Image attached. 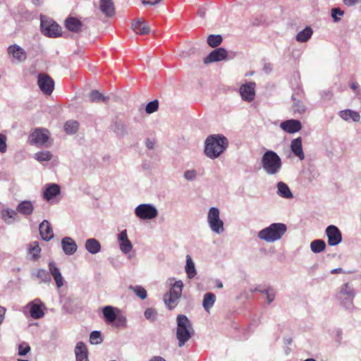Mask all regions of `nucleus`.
Segmentation results:
<instances>
[{"label":"nucleus","instance_id":"37","mask_svg":"<svg viewBox=\"0 0 361 361\" xmlns=\"http://www.w3.org/2000/svg\"><path fill=\"white\" fill-rule=\"evenodd\" d=\"M185 271L189 279H192L196 275L195 264L189 255H187Z\"/></svg>","mask_w":361,"mask_h":361},{"label":"nucleus","instance_id":"63","mask_svg":"<svg viewBox=\"0 0 361 361\" xmlns=\"http://www.w3.org/2000/svg\"><path fill=\"white\" fill-rule=\"evenodd\" d=\"M343 272V270L341 268H338V269H334L331 271V273L334 274H341Z\"/></svg>","mask_w":361,"mask_h":361},{"label":"nucleus","instance_id":"44","mask_svg":"<svg viewBox=\"0 0 361 361\" xmlns=\"http://www.w3.org/2000/svg\"><path fill=\"white\" fill-rule=\"evenodd\" d=\"M90 341L92 344H99L102 342L101 333L97 331H92L90 336Z\"/></svg>","mask_w":361,"mask_h":361},{"label":"nucleus","instance_id":"23","mask_svg":"<svg viewBox=\"0 0 361 361\" xmlns=\"http://www.w3.org/2000/svg\"><path fill=\"white\" fill-rule=\"evenodd\" d=\"M99 8L107 17H111L115 14V8L112 0H100Z\"/></svg>","mask_w":361,"mask_h":361},{"label":"nucleus","instance_id":"20","mask_svg":"<svg viewBox=\"0 0 361 361\" xmlns=\"http://www.w3.org/2000/svg\"><path fill=\"white\" fill-rule=\"evenodd\" d=\"M290 149L295 156L300 160L305 159V154L302 149V138L300 137L293 139L290 143Z\"/></svg>","mask_w":361,"mask_h":361},{"label":"nucleus","instance_id":"52","mask_svg":"<svg viewBox=\"0 0 361 361\" xmlns=\"http://www.w3.org/2000/svg\"><path fill=\"white\" fill-rule=\"evenodd\" d=\"M196 175L197 173L195 170H188L184 173V178L188 180H193Z\"/></svg>","mask_w":361,"mask_h":361},{"label":"nucleus","instance_id":"17","mask_svg":"<svg viewBox=\"0 0 361 361\" xmlns=\"http://www.w3.org/2000/svg\"><path fill=\"white\" fill-rule=\"evenodd\" d=\"M8 54L12 55L18 61L21 62L27 59L25 51L17 44H13L8 47Z\"/></svg>","mask_w":361,"mask_h":361},{"label":"nucleus","instance_id":"9","mask_svg":"<svg viewBox=\"0 0 361 361\" xmlns=\"http://www.w3.org/2000/svg\"><path fill=\"white\" fill-rule=\"evenodd\" d=\"M37 85L40 90L47 95H50L54 89V80L47 73H39L37 76Z\"/></svg>","mask_w":361,"mask_h":361},{"label":"nucleus","instance_id":"10","mask_svg":"<svg viewBox=\"0 0 361 361\" xmlns=\"http://www.w3.org/2000/svg\"><path fill=\"white\" fill-rule=\"evenodd\" d=\"M49 140V131L44 128H36L29 135L28 141L31 145L42 146Z\"/></svg>","mask_w":361,"mask_h":361},{"label":"nucleus","instance_id":"8","mask_svg":"<svg viewBox=\"0 0 361 361\" xmlns=\"http://www.w3.org/2000/svg\"><path fill=\"white\" fill-rule=\"evenodd\" d=\"M304 92L300 89H298L292 94L291 99L293 100V104L291 106V111L293 115H301L305 113L307 107L304 102L302 101V99L304 97Z\"/></svg>","mask_w":361,"mask_h":361},{"label":"nucleus","instance_id":"2","mask_svg":"<svg viewBox=\"0 0 361 361\" xmlns=\"http://www.w3.org/2000/svg\"><path fill=\"white\" fill-rule=\"evenodd\" d=\"M264 171L268 175H276L282 168L281 157L272 150L266 151L261 160Z\"/></svg>","mask_w":361,"mask_h":361},{"label":"nucleus","instance_id":"34","mask_svg":"<svg viewBox=\"0 0 361 361\" xmlns=\"http://www.w3.org/2000/svg\"><path fill=\"white\" fill-rule=\"evenodd\" d=\"M183 283L181 281H176L172 288L170 289L169 295L175 296L176 298H180L182 294Z\"/></svg>","mask_w":361,"mask_h":361},{"label":"nucleus","instance_id":"30","mask_svg":"<svg viewBox=\"0 0 361 361\" xmlns=\"http://www.w3.org/2000/svg\"><path fill=\"white\" fill-rule=\"evenodd\" d=\"M118 241L120 248H133L132 244L128 240L126 230L121 231L118 235Z\"/></svg>","mask_w":361,"mask_h":361},{"label":"nucleus","instance_id":"33","mask_svg":"<svg viewBox=\"0 0 361 361\" xmlns=\"http://www.w3.org/2000/svg\"><path fill=\"white\" fill-rule=\"evenodd\" d=\"M312 29L310 27H306L296 35V40L300 42H307L312 35Z\"/></svg>","mask_w":361,"mask_h":361},{"label":"nucleus","instance_id":"28","mask_svg":"<svg viewBox=\"0 0 361 361\" xmlns=\"http://www.w3.org/2000/svg\"><path fill=\"white\" fill-rule=\"evenodd\" d=\"M339 115L345 121L352 119L355 122H358L360 118L358 112L350 109L341 111Z\"/></svg>","mask_w":361,"mask_h":361},{"label":"nucleus","instance_id":"51","mask_svg":"<svg viewBox=\"0 0 361 361\" xmlns=\"http://www.w3.org/2000/svg\"><path fill=\"white\" fill-rule=\"evenodd\" d=\"M30 350V347L27 344H21L18 347V354L20 356L25 355Z\"/></svg>","mask_w":361,"mask_h":361},{"label":"nucleus","instance_id":"24","mask_svg":"<svg viewBox=\"0 0 361 361\" xmlns=\"http://www.w3.org/2000/svg\"><path fill=\"white\" fill-rule=\"evenodd\" d=\"M76 361H89L87 356V349L82 342H78L75 348Z\"/></svg>","mask_w":361,"mask_h":361},{"label":"nucleus","instance_id":"15","mask_svg":"<svg viewBox=\"0 0 361 361\" xmlns=\"http://www.w3.org/2000/svg\"><path fill=\"white\" fill-rule=\"evenodd\" d=\"M29 306L30 316L33 319H38L44 317L43 303L39 300H35L30 302Z\"/></svg>","mask_w":361,"mask_h":361},{"label":"nucleus","instance_id":"41","mask_svg":"<svg viewBox=\"0 0 361 361\" xmlns=\"http://www.w3.org/2000/svg\"><path fill=\"white\" fill-rule=\"evenodd\" d=\"M164 300L166 305L168 306V307L170 310H171L177 305L179 298H175V296L165 294L164 296Z\"/></svg>","mask_w":361,"mask_h":361},{"label":"nucleus","instance_id":"55","mask_svg":"<svg viewBox=\"0 0 361 361\" xmlns=\"http://www.w3.org/2000/svg\"><path fill=\"white\" fill-rule=\"evenodd\" d=\"M161 1V0H142V3L144 5H151L154 6L157 4H159Z\"/></svg>","mask_w":361,"mask_h":361},{"label":"nucleus","instance_id":"60","mask_svg":"<svg viewBox=\"0 0 361 361\" xmlns=\"http://www.w3.org/2000/svg\"><path fill=\"white\" fill-rule=\"evenodd\" d=\"M197 14L200 17L204 18L206 14V8L204 7H201L197 11Z\"/></svg>","mask_w":361,"mask_h":361},{"label":"nucleus","instance_id":"54","mask_svg":"<svg viewBox=\"0 0 361 361\" xmlns=\"http://www.w3.org/2000/svg\"><path fill=\"white\" fill-rule=\"evenodd\" d=\"M320 95L322 99L330 100L333 97L334 93L331 90H327L322 92Z\"/></svg>","mask_w":361,"mask_h":361},{"label":"nucleus","instance_id":"12","mask_svg":"<svg viewBox=\"0 0 361 361\" xmlns=\"http://www.w3.org/2000/svg\"><path fill=\"white\" fill-rule=\"evenodd\" d=\"M256 83L255 82H249L242 85L240 87V94L242 99L248 102H252L255 97Z\"/></svg>","mask_w":361,"mask_h":361},{"label":"nucleus","instance_id":"45","mask_svg":"<svg viewBox=\"0 0 361 361\" xmlns=\"http://www.w3.org/2000/svg\"><path fill=\"white\" fill-rule=\"evenodd\" d=\"M61 247L62 248H66L69 247L70 248H77V245L74 240H73L70 237H65L61 240Z\"/></svg>","mask_w":361,"mask_h":361},{"label":"nucleus","instance_id":"18","mask_svg":"<svg viewBox=\"0 0 361 361\" xmlns=\"http://www.w3.org/2000/svg\"><path fill=\"white\" fill-rule=\"evenodd\" d=\"M131 27L138 35H146L150 32V27L142 19L133 21Z\"/></svg>","mask_w":361,"mask_h":361},{"label":"nucleus","instance_id":"26","mask_svg":"<svg viewBox=\"0 0 361 361\" xmlns=\"http://www.w3.org/2000/svg\"><path fill=\"white\" fill-rule=\"evenodd\" d=\"M277 194L280 197L286 199H291L293 197L289 187L283 182H279L277 183Z\"/></svg>","mask_w":361,"mask_h":361},{"label":"nucleus","instance_id":"42","mask_svg":"<svg viewBox=\"0 0 361 361\" xmlns=\"http://www.w3.org/2000/svg\"><path fill=\"white\" fill-rule=\"evenodd\" d=\"M130 288L133 290L135 295L142 300L145 299L147 296L146 290L142 286H130Z\"/></svg>","mask_w":361,"mask_h":361},{"label":"nucleus","instance_id":"19","mask_svg":"<svg viewBox=\"0 0 361 361\" xmlns=\"http://www.w3.org/2000/svg\"><path fill=\"white\" fill-rule=\"evenodd\" d=\"M49 275L51 274L53 276L56 286L58 288H61L63 285V279L61 276V274L59 271V269L56 267V264L54 262H51L49 263Z\"/></svg>","mask_w":361,"mask_h":361},{"label":"nucleus","instance_id":"47","mask_svg":"<svg viewBox=\"0 0 361 361\" xmlns=\"http://www.w3.org/2000/svg\"><path fill=\"white\" fill-rule=\"evenodd\" d=\"M85 248H101V245L95 238H90L87 240Z\"/></svg>","mask_w":361,"mask_h":361},{"label":"nucleus","instance_id":"57","mask_svg":"<svg viewBox=\"0 0 361 361\" xmlns=\"http://www.w3.org/2000/svg\"><path fill=\"white\" fill-rule=\"evenodd\" d=\"M146 147L149 149H152L154 146V142L153 140H151L150 139L147 138L145 141Z\"/></svg>","mask_w":361,"mask_h":361},{"label":"nucleus","instance_id":"39","mask_svg":"<svg viewBox=\"0 0 361 361\" xmlns=\"http://www.w3.org/2000/svg\"><path fill=\"white\" fill-rule=\"evenodd\" d=\"M52 157V154L49 151H42L35 154V159L39 162L50 161Z\"/></svg>","mask_w":361,"mask_h":361},{"label":"nucleus","instance_id":"58","mask_svg":"<svg viewBox=\"0 0 361 361\" xmlns=\"http://www.w3.org/2000/svg\"><path fill=\"white\" fill-rule=\"evenodd\" d=\"M6 311V310L5 307L0 306V324H1L4 319Z\"/></svg>","mask_w":361,"mask_h":361},{"label":"nucleus","instance_id":"48","mask_svg":"<svg viewBox=\"0 0 361 361\" xmlns=\"http://www.w3.org/2000/svg\"><path fill=\"white\" fill-rule=\"evenodd\" d=\"M310 248H326V245L324 240L317 239L310 243Z\"/></svg>","mask_w":361,"mask_h":361},{"label":"nucleus","instance_id":"62","mask_svg":"<svg viewBox=\"0 0 361 361\" xmlns=\"http://www.w3.org/2000/svg\"><path fill=\"white\" fill-rule=\"evenodd\" d=\"M29 248H39V243L37 241H33Z\"/></svg>","mask_w":361,"mask_h":361},{"label":"nucleus","instance_id":"29","mask_svg":"<svg viewBox=\"0 0 361 361\" xmlns=\"http://www.w3.org/2000/svg\"><path fill=\"white\" fill-rule=\"evenodd\" d=\"M104 317L106 322L109 324H112L116 319V314L115 310L111 306H106L103 309Z\"/></svg>","mask_w":361,"mask_h":361},{"label":"nucleus","instance_id":"3","mask_svg":"<svg viewBox=\"0 0 361 361\" xmlns=\"http://www.w3.org/2000/svg\"><path fill=\"white\" fill-rule=\"evenodd\" d=\"M192 334L193 329L188 317L183 314L178 315L176 338L178 340V346H183Z\"/></svg>","mask_w":361,"mask_h":361},{"label":"nucleus","instance_id":"4","mask_svg":"<svg viewBox=\"0 0 361 361\" xmlns=\"http://www.w3.org/2000/svg\"><path fill=\"white\" fill-rule=\"evenodd\" d=\"M287 231V226L282 223H274L262 229L258 233V237L267 242H274L280 240Z\"/></svg>","mask_w":361,"mask_h":361},{"label":"nucleus","instance_id":"43","mask_svg":"<svg viewBox=\"0 0 361 361\" xmlns=\"http://www.w3.org/2000/svg\"><path fill=\"white\" fill-rule=\"evenodd\" d=\"M159 109V102L157 99H154L146 105L145 111L147 114H150L155 111H157Z\"/></svg>","mask_w":361,"mask_h":361},{"label":"nucleus","instance_id":"59","mask_svg":"<svg viewBox=\"0 0 361 361\" xmlns=\"http://www.w3.org/2000/svg\"><path fill=\"white\" fill-rule=\"evenodd\" d=\"M263 70L264 71L265 73H270L271 71H272V66L271 63H265L264 65V68H263Z\"/></svg>","mask_w":361,"mask_h":361},{"label":"nucleus","instance_id":"13","mask_svg":"<svg viewBox=\"0 0 361 361\" xmlns=\"http://www.w3.org/2000/svg\"><path fill=\"white\" fill-rule=\"evenodd\" d=\"M228 53L226 49L219 47L216 48L209 53V54L204 59V63L208 64L212 62H217L226 59Z\"/></svg>","mask_w":361,"mask_h":361},{"label":"nucleus","instance_id":"50","mask_svg":"<svg viewBox=\"0 0 361 361\" xmlns=\"http://www.w3.org/2000/svg\"><path fill=\"white\" fill-rule=\"evenodd\" d=\"M343 14L344 11L341 10L339 8H334L331 10V16L334 22H338L340 20V18L337 17L338 15L342 16Z\"/></svg>","mask_w":361,"mask_h":361},{"label":"nucleus","instance_id":"25","mask_svg":"<svg viewBox=\"0 0 361 361\" xmlns=\"http://www.w3.org/2000/svg\"><path fill=\"white\" fill-rule=\"evenodd\" d=\"M111 129L118 137H123L128 133L127 128L124 123L118 119L113 121L111 126Z\"/></svg>","mask_w":361,"mask_h":361},{"label":"nucleus","instance_id":"40","mask_svg":"<svg viewBox=\"0 0 361 361\" xmlns=\"http://www.w3.org/2000/svg\"><path fill=\"white\" fill-rule=\"evenodd\" d=\"M79 124L75 121H66L64 125V130L68 134H74L78 129Z\"/></svg>","mask_w":361,"mask_h":361},{"label":"nucleus","instance_id":"27","mask_svg":"<svg viewBox=\"0 0 361 361\" xmlns=\"http://www.w3.org/2000/svg\"><path fill=\"white\" fill-rule=\"evenodd\" d=\"M34 207L30 201H23L17 206L16 211L23 215H30Z\"/></svg>","mask_w":361,"mask_h":361},{"label":"nucleus","instance_id":"6","mask_svg":"<svg viewBox=\"0 0 361 361\" xmlns=\"http://www.w3.org/2000/svg\"><path fill=\"white\" fill-rule=\"evenodd\" d=\"M41 30L49 37H57L61 34V27L51 19L41 18Z\"/></svg>","mask_w":361,"mask_h":361},{"label":"nucleus","instance_id":"21","mask_svg":"<svg viewBox=\"0 0 361 361\" xmlns=\"http://www.w3.org/2000/svg\"><path fill=\"white\" fill-rule=\"evenodd\" d=\"M61 192V188L58 184L52 183L48 185L44 192L43 197L47 201H49L56 197Z\"/></svg>","mask_w":361,"mask_h":361},{"label":"nucleus","instance_id":"31","mask_svg":"<svg viewBox=\"0 0 361 361\" xmlns=\"http://www.w3.org/2000/svg\"><path fill=\"white\" fill-rule=\"evenodd\" d=\"M216 301V296L212 293H207L204 295L202 305L207 312L212 307Z\"/></svg>","mask_w":361,"mask_h":361},{"label":"nucleus","instance_id":"32","mask_svg":"<svg viewBox=\"0 0 361 361\" xmlns=\"http://www.w3.org/2000/svg\"><path fill=\"white\" fill-rule=\"evenodd\" d=\"M32 277L39 279V283H47L51 281L49 273L42 269H39L32 273Z\"/></svg>","mask_w":361,"mask_h":361},{"label":"nucleus","instance_id":"53","mask_svg":"<svg viewBox=\"0 0 361 361\" xmlns=\"http://www.w3.org/2000/svg\"><path fill=\"white\" fill-rule=\"evenodd\" d=\"M6 137L4 135L0 134V152L4 153L6 151Z\"/></svg>","mask_w":361,"mask_h":361},{"label":"nucleus","instance_id":"11","mask_svg":"<svg viewBox=\"0 0 361 361\" xmlns=\"http://www.w3.org/2000/svg\"><path fill=\"white\" fill-rule=\"evenodd\" d=\"M326 234L328 238V244L329 246H336L342 240V234L336 226H329L326 229Z\"/></svg>","mask_w":361,"mask_h":361},{"label":"nucleus","instance_id":"1","mask_svg":"<svg viewBox=\"0 0 361 361\" xmlns=\"http://www.w3.org/2000/svg\"><path fill=\"white\" fill-rule=\"evenodd\" d=\"M228 147V139L222 134L209 135L204 142V154L212 159L218 158Z\"/></svg>","mask_w":361,"mask_h":361},{"label":"nucleus","instance_id":"56","mask_svg":"<svg viewBox=\"0 0 361 361\" xmlns=\"http://www.w3.org/2000/svg\"><path fill=\"white\" fill-rule=\"evenodd\" d=\"M360 1V0H343L344 4L348 6H354Z\"/></svg>","mask_w":361,"mask_h":361},{"label":"nucleus","instance_id":"7","mask_svg":"<svg viewBox=\"0 0 361 361\" xmlns=\"http://www.w3.org/2000/svg\"><path fill=\"white\" fill-rule=\"evenodd\" d=\"M135 215L140 219H153L158 215L157 208L150 204H141L135 209Z\"/></svg>","mask_w":361,"mask_h":361},{"label":"nucleus","instance_id":"16","mask_svg":"<svg viewBox=\"0 0 361 361\" xmlns=\"http://www.w3.org/2000/svg\"><path fill=\"white\" fill-rule=\"evenodd\" d=\"M39 231L42 240L45 241H49L54 237L52 228L47 220H44L39 224Z\"/></svg>","mask_w":361,"mask_h":361},{"label":"nucleus","instance_id":"46","mask_svg":"<svg viewBox=\"0 0 361 361\" xmlns=\"http://www.w3.org/2000/svg\"><path fill=\"white\" fill-rule=\"evenodd\" d=\"M157 311L153 308H147L145 311V317L147 319L154 322L155 321L157 318Z\"/></svg>","mask_w":361,"mask_h":361},{"label":"nucleus","instance_id":"35","mask_svg":"<svg viewBox=\"0 0 361 361\" xmlns=\"http://www.w3.org/2000/svg\"><path fill=\"white\" fill-rule=\"evenodd\" d=\"M2 219L7 224H11L14 221L15 216H17V211L6 209L1 212Z\"/></svg>","mask_w":361,"mask_h":361},{"label":"nucleus","instance_id":"14","mask_svg":"<svg viewBox=\"0 0 361 361\" xmlns=\"http://www.w3.org/2000/svg\"><path fill=\"white\" fill-rule=\"evenodd\" d=\"M280 127L285 132L295 133L301 130L302 124L298 120L290 119L281 123Z\"/></svg>","mask_w":361,"mask_h":361},{"label":"nucleus","instance_id":"49","mask_svg":"<svg viewBox=\"0 0 361 361\" xmlns=\"http://www.w3.org/2000/svg\"><path fill=\"white\" fill-rule=\"evenodd\" d=\"M250 23L254 26L262 25L265 23V19L262 16L253 17L250 19Z\"/></svg>","mask_w":361,"mask_h":361},{"label":"nucleus","instance_id":"5","mask_svg":"<svg viewBox=\"0 0 361 361\" xmlns=\"http://www.w3.org/2000/svg\"><path fill=\"white\" fill-rule=\"evenodd\" d=\"M219 209L212 207L209 209L207 215V222L211 230L217 234H221L224 231V222L219 217Z\"/></svg>","mask_w":361,"mask_h":361},{"label":"nucleus","instance_id":"64","mask_svg":"<svg viewBox=\"0 0 361 361\" xmlns=\"http://www.w3.org/2000/svg\"><path fill=\"white\" fill-rule=\"evenodd\" d=\"M274 299V294H270L267 293V300L269 303L271 302Z\"/></svg>","mask_w":361,"mask_h":361},{"label":"nucleus","instance_id":"36","mask_svg":"<svg viewBox=\"0 0 361 361\" xmlns=\"http://www.w3.org/2000/svg\"><path fill=\"white\" fill-rule=\"evenodd\" d=\"M109 97L104 96L102 94L99 92L97 90H92L90 93V100L92 102H100L106 103Z\"/></svg>","mask_w":361,"mask_h":361},{"label":"nucleus","instance_id":"22","mask_svg":"<svg viewBox=\"0 0 361 361\" xmlns=\"http://www.w3.org/2000/svg\"><path fill=\"white\" fill-rule=\"evenodd\" d=\"M66 27L75 33H78L81 31L82 23V22L75 17H69L65 21Z\"/></svg>","mask_w":361,"mask_h":361},{"label":"nucleus","instance_id":"61","mask_svg":"<svg viewBox=\"0 0 361 361\" xmlns=\"http://www.w3.org/2000/svg\"><path fill=\"white\" fill-rule=\"evenodd\" d=\"M33 250V251H36V252H37V253H34V254L32 255V259H33V260H36V259H37L39 258V252H40V250Z\"/></svg>","mask_w":361,"mask_h":361},{"label":"nucleus","instance_id":"38","mask_svg":"<svg viewBox=\"0 0 361 361\" xmlns=\"http://www.w3.org/2000/svg\"><path fill=\"white\" fill-rule=\"evenodd\" d=\"M223 38L220 35H210L207 37V44L211 47H216L221 44Z\"/></svg>","mask_w":361,"mask_h":361}]
</instances>
